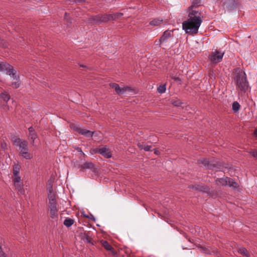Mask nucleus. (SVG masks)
Wrapping results in <instances>:
<instances>
[{"mask_svg":"<svg viewBox=\"0 0 257 257\" xmlns=\"http://www.w3.org/2000/svg\"><path fill=\"white\" fill-rule=\"evenodd\" d=\"M202 22V16L197 10L188 9V18L182 23L183 30L186 33L196 34Z\"/></svg>","mask_w":257,"mask_h":257,"instance_id":"1","label":"nucleus"},{"mask_svg":"<svg viewBox=\"0 0 257 257\" xmlns=\"http://www.w3.org/2000/svg\"><path fill=\"white\" fill-rule=\"evenodd\" d=\"M234 83L238 95H242L250 90L245 73L241 71L237 73L234 78Z\"/></svg>","mask_w":257,"mask_h":257,"instance_id":"2","label":"nucleus"},{"mask_svg":"<svg viewBox=\"0 0 257 257\" xmlns=\"http://www.w3.org/2000/svg\"><path fill=\"white\" fill-rule=\"evenodd\" d=\"M6 71L7 74L13 79L12 85L14 88H17L20 86V78L16 75V71L13 66L7 63H0V71Z\"/></svg>","mask_w":257,"mask_h":257,"instance_id":"3","label":"nucleus"},{"mask_svg":"<svg viewBox=\"0 0 257 257\" xmlns=\"http://www.w3.org/2000/svg\"><path fill=\"white\" fill-rule=\"evenodd\" d=\"M49 193L48 194L49 208L50 209V214L52 218H54L57 216V208L55 197L52 193L51 188L48 189Z\"/></svg>","mask_w":257,"mask_h":257,"instance_id":"4","label":"nucleus"},{"mask_svg":"<svg viewBox=\"0 0 257 257\" xmlns=\"http://www.w3.org/2000/svg\"><path fill=\"white\" fill-rule=\"evenodd\" d=\"M224 52L217 49H213L208 58L213 64H216L221 62L224 56Z\"/></svg>","mask_w":257,"mask_h":257,"instance_id":"5","label":"nucleus"},{"mask_svg":"<svg viewBox=\"0 0 257 257\" xmlns=\"http://www.w3.org/2000/svg\"><path fill=\"white\" fill-rule=\"evenodd\" d=\"M27 142H23L20 145L19 150L20 155L27 160H30L33 158V155L29 152V149Z\"/></svg>","mask_w":257,"mask_h":257,"instance_id":"6","label":"nucleus"},{"mask_svg":"<svg viewBox=\"0 0 257 257\" xmlns=\"http://www.w3.org/2000/svg\"><path fill=\"white\" fill-rule=\"evenodd\" d=\"M71 128L77 132L79 134L84 136L87 138H91L94 134V132H91L83 128H82L79 124H72Z\"/></svg>","mask_w":257,"mask_h":257,"instance_id":"7","label":"nucleus"},{"mask_svg":"<svg viewBox=\"0 0 257 257\" xmlns=\"http://www.w3.org/2000/svg\"><path fill=\"white\" fill-rule=\"evenodd\" d=\"M112 18L111 14H103L95 16L92 18V19L93 23H101L112 20Z\"/></svg>","mask_w":257,"mask_h":257,"instance_id":"8","label":"nucleus"},{"mask_svg":"<svg viewBox=\"0 0 257 257\" xmlns=\"http://www.w3.org/2000/svg\"><path fill=\"white\" fill-rule=\"evenodd\" d=\"M217 183L222 185V186H228L230 187L235 188L237 187V184L233 182L230 178L225 177L217 180Z\"/></svg>","mask_w":257,"mask_h":257,"instance_id":"9","label":"nucleus"},{"mask_svg":"<svg viewBox=\"0 0 257 257\" xmlns=\"http://www.w3.org/2000/svg\"><path fill=\"white\" fill-rule=\"evenodd\" d=\"M97 152L106 158L108 159L111 157V153L107 146L98 148Z\"/></svg>","mask_w":257,"mask_h":257,"instance_id":"10","label":"nucleus"},{"mask_svg":"<svg viewBox=\"0 0 257 257\" xmlns=\"http://www.w3.org/2000/svg\"><path fill=\"white\" fill-rule=\"evenodd\" d=\"M172 33L170 31H166L160 37L159 43L160 44H164L167 43L171 37Z\"/></svg>","mask_w":257,"mask_h":257,"instance_id":"11","label":"nucleus"},{"mask_svg":"<svg viewBox=\"0 0 257 257\" xmlns=\"http://www.w3.org/2000/svg\"><path fill=\"white\" fill-rule=\"evenodd\" d=\"M110 85L118 94H123L128 89V87L125 86L120 88L116 83H111Z\"/></svg>","mask_w":257,"mask_h":257,"instance_id":"12","label":"nucleus"},{"mask_svg":"<svg viewBox=\"0 0 257 257\" xmlns=\"http://www.w3.org/2000/svg\"><path fill=\"white\" fill-rule=\"evenodd\" d=\"M29 140L31 145L35 148L37 146L38 136L36 133L32 134H29Z\"/></svg>","mask_w":257,"mask_h":257,"instance_id":"13","label":"nucleus"},{"mask_svg":"<svg viewBox=\"0 0 257 257\" xmlns=\"http://www.w3.org/2000/svg\"><path fill=\"white\" fill-rule=\"evenodd\" d=\"M190 188L202 192L207 193L209 191V189L208 187L200 185L190 186Z\"/></svg>","mask_w":257,"mask_h":257,"instance_id":"14","label":"nucleus"},{"mask_svg":"<svg viewBox=\"0 0 257 257\" xmlns=\"http://www.w3.org/2000/svg\"><path fill=\"white\" fill-rule=\"evenodd\" d=\"M81 170L85 169L93 170L94 169V165L91 162H86L80 167Z\"/></svg>","mask_w":257,"mask_h":257,"instance_id":"15","label":"nucleus"},{"mask_svg":"<svg viewBox=\"0 0 257 257\" xmlns=\"http://www.w3.org/2000/svg\"><path fill=\"white\" fill-rule=\"evenodd\" d=\"M223 6L225 9L230 12L233 10L235 8V5L234 2H224L223 3Z\"/></svg>","mask_w":257,"mask_h":257,"instance_id":"16","label":"nucleus"},{"mask_svg":"<svg viewBox=\"0 0 257 257\" xmlns=\"http://www.w3.org/2000/svg\"><path fill=\"white\" fill-rule=\"evenodd\" d=\"M0 98L5 102H7L10 99V96L6 92H4L0 94Z\"/></svg>","mask_w":257,"mask_h":257,"instance_id":"17","label":"nucleus"},{"mask_svg":"<svg viewBox=\"0 0 257 257\" xmlns=\"http://www.w3.org/2000/svg\"><path fill=\"white\" fill-rule=\"evenodd\" d=\"M192 5L188 9H192L193 10H197L196 7L199 6L201 4V0H192Z\"/></svg>","mask_w":257,"mask_h":257,"instance_id":"18","label":"nucleus"},{"mask_svg":"<svg viewBox=\"0 0 257 257\" xmlns=\"http://www.w3.org/2000/svg\"><path fill=\"white\" fill-rule=\"evenodd\" d=\"M13 144L15 146L20 147V145L23 142H27L25 140H23L18 138H14L13 139Z\"/></svg>","mask_w":257,"mask_h":257,"instance_id":"19","label":"nucleus"},{"mask_svg":"<svg viewBox=\"0 0 257 257\" xmlns=\"http://www.w3.org/2000/svg\"><path fill=\"white\" fill-rule=\"evenodd\" d=\"M163 22L162 19H155L150 22V24L152 26H158Z\"/></svg>","mask_w":257,"mask_h":257,"instance_id":"20","label":"nucleus"},{"mask_svg":"<svg viewBox=\"0 0 257 257\" xmlns=\"http://www.w3.org/2000/svg\"><path fill=\"white\" fill-rule=\"evenodd\" d=\"M240 106L238 102L234 101L232 105V110L234 112H237L240 109Z\"/></svg>","mask_w":257,"mask_h":257,"instance_id":"21","label":"nucleus"},{"mask_svg":"<svg viewBox=\"0 0 257 257\" xmlns=\"http://www.w3.org/2000/svg\"><path fill=\"white\" fill-rule=\"evenodd\" d=\"M74 223V221L73 219H71V218H66L65 219L64 221V224L66 226V227H70Z\"/></svg>","mask_w":257,"mask_h":257,"instance_id":"22","label":"nucleus"},{"mask_svg":"<svg viewBox=\"0 0 257 257\" xmlns=\"http://www.w3.org/2000/svg\"><path fill=\"white\" fill-rule=\"evenodd\" d=\"M238 252L246 256H249V255L247 249L243 247H240L238 249Z\"/></svg>","mask_w":257,"mask_h":257,"instance_id":"23","label":"nucleus"},{"mask_svg":"<svg viewBox=\"0 0 257 257\" xmlns=\"http://www.w3.org/2000/svg\"><path fill=\"white\" fill-rule=\"evenodd\" d=\"M166 90V85L162 84L160 85L157 88V91L160 93H163L165 92Z\"/></svg>","mask_w":257,"mask_h":257,"instance_id":"24","label":"nucleus"},{"mask_svg":"<svg viewBox=\"0 0 257 257\" xmlns=\"http://www.w3.org/2000/svg\"><path fill=\"white\" fill-rule=\"evenodd\" d=\"M102 245L107 250H111L112 249L111 245L106 241H103Z\"/></svg>","mask_w":257,"mask_h":257,"instance_id":"25","label":"nucleus"},{"mask_svg":"<svg viewBox=\"0 0 257 257\" xmlns=\"http://www.w3.org/2000/svg\"><path fill=\"white\" fill-rule=\"evenodd\" d=\"M111 15L112 17V20H113L118 19V18H120L121 17H122L123 15V14L121 13H114V14H111Z\"/></svg>","mask_w":257,"mask_h":257,"instance_id":"26","label":"nucleus"},{"mask_svg":"<svg viewBox=\"0 0 257 257\" xmlns=\"http://www.w3.org/2000/svg\"><path fill=\"white\" fill-rule=\"evenodd\" d=\"M152 146L148 145H144V147L142 148L145 151H151V149Z\"/></svg>","mask_w":257,"mask_h":257,"instance_id":"27","label":"nucleus"},{"mask_svg":"<svg viewBox=\"0 0 257 257\" xmlns=\"http://www.w3.org/2000/svg\"><path fill=\"white\" fill-rule=\"evenodd\" d=\"M15 187L19 190H21L23 185L22 183L20 182V183H14Z\"/></svg>","mask_w":257,"mask_h":257,"instance_id":"28","label":"nucleus"},{"mask_svg":"<svg viewBox=\"0 0 257 257\" xmlns=\"http://www.w3.org/2000/svg\"><path fill=\"white\" fill-rule=\"evenodd\" d=\"M1 244H2V241L0 242V257H6L5 253H4V251L3 250Z\"/></svg>","mask_w":257,"mask_h":257,"instance_id":"29","label":"nucleus"},{"mask_svg":"<svg viewBox=\"0 0 257 257\" xmlns=\"http://www.w3.org/2000/svg\"><path fill=\"white\" fill-rule=\"evenodd\" d=\"M15 177L14 179V183H20L21 182V178L19 175L15 176Z\"/></svg>","mask_w":257,"mask_h":257,"instance_id":"30","label":"nucleus"},{"mask_svg":"<svg viewBox=\"0 0 257 257\" xmlns=\"http://www.w3.org/2000/svg\"><path fill=\"white\" fill-rule=\"evenodd\" d=\"M13 173L15 176H18L19 174V169L17 167L14 168L13 169Z\"/></svg>","mask_w":257,"mask_h":257,"instance_id":"31","label":"nucleus"},{"mask_svg":"<svg viewBox=\"0 0 257 257\" xmlns=\"http://www.w3.org/2000/svg\"><path fill=\"white\" fill-rule=\"evenodd\" d=\"M28 130H29V134H34V133H36L32 126L28 128Z\"/></svg>","mask_w":257,"mask_h":257,"instance_id":"32","label":"nucleus"},{"mask_svg":"<svg viewBox=\"0 0 257 257\" xmlns=\"http://www.w3.org/2000/svg\"><path fill=\"white\" fill-rule=\"evenodd\" d=\"M250 153L253 157L257 158V150L253 151Z\"/></svg>","mask_w":257,"mask_h":257,"instance_id":"33","label":"nucleus"},{"mask_svg":"<svg viewBox=\"0 0 257 257\" xmlns=\"http://www.w3.org/2000/svg\"><path fill=\"white\" fill-rule=\"evenodd\" d=\"M254 135L257 137V128L255 129L254 131Z\"/></svg>","mask_w":257,"mask_h":257,"instance_id":"34","label":"nucleus"},{"mask_svg":"<svg viewBox=\"0 0 257 257\" xmlns=\"http://www.w3.org/2000/svg\"><path fill=\"white\" fill-rule=\"evenodd\" d=\"M2 147L3 149H5V148L6 147V143H5V144H2Z\"/></svg>","mask_w":257,"mask_h":257,"instance_id":"35","label":"nucleus"},{"mask_svg":"<svg viewBox=\"0 0 257 257\" xmlns=\"http://www.w3.org/2000/svg\"><path fill=\"white\" fill-rule=\"evenodd\" d=\"M154 150H155L154 153L156 154H158V153H157L158 151L156 149H154Z\"/></svg>","mask_w":257,"mask_h":257,"instance_id":"36","label":"nucleus"},{"mask_svg":"<svg viewBox=\"0 0 257 257\" xmlns=\"http://www.w3.org/2000/svg\"><path fill=\"white\" fill-rule=\"evenodd\" d=\"M79 150H80V152H81V153H82L84 155H85V154L83 153V152H82V151H81V150L80 149H79Z\"/></svg>","mask_w":257,"mask_h":257,"instance_id":"37","label":"nucleus"},{"mask_svg":"<svg viewBox=\"0 0 257 257\" xmlns=\"http://www.w3.org/2000/svg\"><path fill=\"white\" fill-rule=\"evenodd\" d=\"M92 216V218L93 219V220H95V218H94V217L93 216V215H91Z\"/></svg>","mask_w":257,"mask_h":257,"instance_id":"38","label":"nucleus"}]
</instances>
